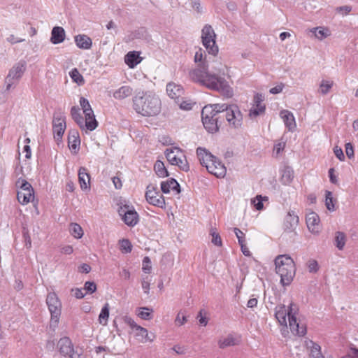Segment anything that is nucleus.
I'll return each mask as SVG.
<instances>
[{"label": "nucleus", "instance_id": "obj_57", "mask_svg": "<svg viewBox=\"0 0 358 358\" xmlns=\"http://www.w3.org/2000/svg\"><path fill=\"white\" fill-rule=\"evenodd\" d=\"M352 9V8L350 6H342L336 7L335 10L338 13H341L343 15H346L351 12Z\"/></svg>", "mask_w": 358, "mask_h": 358}, {"label": "nucleus", "instance_id": "obj_22", "mask_svg": "<svg viewBox=\"0 0 358 358\" xmlns=\"http://www.w3.org/2000/svg\"><path fill=\"white\" fill-rule=\"evenodd\" d=\"M80 144V139L78 131L76 130L69 131L68 136V145L74 154L78 153Z\"/></svg>", "mask_w": 358, "mask_h": 358}, {"label": "nucleus", "instance_id": "obj_47", "mask_svg": "<svg viewBox=\"0 0 358 358\" xmlns=\"http://www.w3.org/2000/svg\"><path fill=\"white\" fill-rule=\"evenodd\" d=\"M267 196H262V195H257L256 197L252 200V203L257 210H261L264 208L263 201H267Z\"/></svg>", "mask_w": 358, "mask_h": 358}, {"label": "nucleus", "instance_id": "obj_58", "mask_svg": "<svg viewBox=\"0 0 358 358\" xmlns=\"http://www.w3.org/2000/svg\"><path fill=\"white\" fill-rule=\"evenodd\" d=\"M123 320L126 324L129 325L131 329H135L136 331H137V327H140L135 322V321L131 317L129 316H124L123 317Z\"/></svg>", "mask_w": 358, "mask_h": 358}, {"label": "nucleus", "instance_id": "obj_56", "mask_svg": "<svg viewBox=\"0 0 358 358\" xmlns=\"http://www.w3.org/2000/svg\"><path fill=\"white\" fill-rule=\"evenodd\" d=\"M22 236L24 240L26 248H30L31 246V240L29 236V230L25 227H23L22 229Z\"/></svg>", "mask_w": 358, "mask_h": 358}, {"label": "nucleus", "instance_id": "obj_29", "mask_svg": "<svg viewBox=\"0 0 358 358\" xmlns=\"http://www.w3.org/2000/svg\"><path fill=\"white\" fill-rule=\"evenodd\" d=\"M34 198V190L19 191L17 194V199L22 205H25Z\"/></svg>", "mask_w": 358, "mask_h": 358}, {"label": "nucleus", "instance_id": "obj_27", "mask_svg": "<svg viewBox=\"0 0 358 358\" xmlns=\"http://www.w3.org/2000/svg\"><path fill=\"white\" fill-rule=\"evenodd\" d=\"M78 180L82 189H90L87 183H90V176L85 167H80L78 170Z\"/></svg>", "mask_w": 358, "mask_h": 358}, {"label": "nucleus", "instance_id": "obj_24", "mask_svg": "<svg viewBox=\"0 0 358 358\" xmlns=\"http://www.w3.org/2000/svg\"><path fill=\"white\" fill-rule=\"evenodd\" d=\"M65 31L62 27H55L52 29L50 41L52 44H59L65 39Z\"/></svg>", "mask_w": 358, "mask_h": 358}, {"label": "nucleus", "instance_id": "obj_42", "mask_svg": "<svg viewBox=\"0 0 358 358\" xmlns=\"http://www.w3.org/2000/svg\"><path fill=\"white\" fill-rule=\"evenodd\" d=\"M69 231L72 236L76 238H80L83 236V231L82 227L77 223H71Z\"/></svg>", "mask_w": 358, "mask_h": 358}, {"label": "nucleus", "instance_id": "obj_10", "mask_svg": "<svg viewBox=\"0 0 358 358\" xmlns=\"http://www.w3.org/2000/svg\"><path fill=\"white\" fill-rule=\"evenodd\" d=\"M146 201L151 205L163 208L165 206V199L158 189L152 185L147 186L145 192Z\"/></svg>", "mask_w": 358, "mask_h": 358}, {"label": "nucleus", "instance_id": "obj_16", "mask_svg": "<svg viewBox=\"0 0 358 358\" xmlns=\"http://www.w3.org/2000/svg\"><path fill=\"white\" fill-rule=\"evenodd\" d=\"M166 92L170 98L176 101V103H179L180 99H182L185 91L181 85L171 82L166 85Z\"/></svg>", "mask_w": 358, "mask_h": 358}, {"label": "nucleus", "instance_id": "obj_18", "mask_svg": "<svg viewBox=\"0 0 358 358\" xmlns=\"http://www.w3.org/2000/svg\"><path fill=\"white\" fill-rule=\"evenodd\" d=\"M299 224V217L293 210H289L285 216L283 228L287 232H292Z\"/></svg>", "mask_w": 358, "mask_h": 358}, {"label": "nucleus", "instance_id": "obj_36", "mask_svg": "<svg viewBox=\"0 0 358 358\" xmlns=\"http://www.w3.org/2000/svg\"><path fill=\"white\" fill-rule=\"evenodd\" d=\"M154 170L156 174L160 178H165L169 176V173L166 169L164 164L160 160H157L155 162Z\"/></svg>", "mask_w": 358, "mask_h": 358}, {"label": "nucleus", "instance_id": "obj_38", "mask_svg": "<svg viewBox=\"0 0 358 358\" xmlns=\"http://www.w3.org/2000/svg\"><path fill=\"white\" fill-rule=\"evenodd\" d=\"M346 236L342 231H337L335 236V245L336 248L342 250L345 245Z\"/></svg>", "mask_w": 358, "mask_h": 358}, {"label": "nucleus", "instance_id": "obj_11", "mask_svg": "<svg viewBox=\"0 0 358 358\" xmlns=\"http://www.w3.org/2000/svg\"><path fill=\"white\" fill-rule=\"evenodd\" d=\"M66 129L65 117L60 112H55L53 115L52 131L56 141H61Z\"/></svg>", "mask_w": 358, "mask_h": 358}, {"label": "nucleus", "instance_id": "obj_12", "mask_svg": "<svg viewBox=\"0 0 358 358\" xmlns=\"http://www.w3.org/2000/svg\"><path fill=\"white\" fill-rule=\"evenodd\" d=\"M26 70L24 63L19 62L15 65L10 71L6 78V90L8 91L13 85L22 76Z\"/></svg>", "mask_w": 358, "mask_h": 358}, {"label": "nucleus", "instance_id": "obj_53", "mask_svg": "<svg viewBox=\"0 0 358 358\" xmlns=\"http://www.w3.org/2000/svg\"><path fill=\"white\" fill-rule=\"evenodd\" d=\"M84 289L87 293L92 294L96 290V285L94 282L87 281L84 285Z\"/></svg>", "mask_w": 358, "mask_h": 358}, {"label": "nucleus", "instance_id": "obj_30", "mask_svg": "<svg viewBox=\"0 0 358 358\" xmlns=\"http://www.w3.org/2000/svg\"><path fill=\"white\" fill-rule=\"evenodd\" d=\"M282 117L284 120L286 127L289 131L293 130L296 127L295 119L293 114L288 110H283L281 112Z\"/></svg>", "mask_w": 358, "mask_h": 358}, {"label": "nucleus", "instance_id": "obj_31", "mask_svg": "<svg viewBox=\"0 0 358 358\" xmlns=\"http://www.w3.org/2000/svg\"><path fill=\"white\" fill-rule=\"evenodd\" d=\"M133 90L129 86H122L113 93V97L116 99H123L132 94Z\"/></svg>", "mask_w": 358, "mask_h": 358}, {"label": "nucleus", "instance_id": "obj_49", "mask_svg": "<svg viewBox=\"0 0 358 358\" xmlns=\"http://www.w3.org/2000/svg\"><path fill=\"white\" fill-rule=\"evenodd\" d=\"M210 234L212 236V241H211L212 243L215 245H217L219 247L222 246V239H221L220 234L216 231V229L212 228L210 229Z\"/></svg>", "mask_w": 358, "mask_h": 358}, {"label": "nucleus", "instance_id": "obj_40", "mask_svg": "<svg viewBox=\"0 0 358 358\" xmlns=\"http://www.w3.org/2000/svg\"><path fill=\"white\" fill-rule=\"evenodd\" d=\"M236 345H237V342L231 335H229L227 338L218 341L219 348L221 349H224L229 346H234Z\"/></svg>", "mask_w": 358, "mask_h": 358}, {"label": "nucleus", "instance_id": "obj_62", "mask_svg": "<svg viewBox=\"0 0 358 358\" xmlns=\"http://www.w3.org/2000/svg\"><path fill=\"white\" fill-rule=\"evenodd\" d=\"M78 271L80 273H88L91 271V266L87 264L83 263L79 266Z\"/></svg>", "mask_w": 358, "mask_h": 358}, {"label": "nucleus", "instance_id": "obj_1", "mask_svg": "<svg viewBox=\"0 0 358 358\" xmlns=\"http://www.w3.org/2000/svg\"><path fill=\"white\" fill-rule=\"evenodd\" d=\"M206 59L205 51L199 48L194 55V62H199L197 68L189 73L192 80L210 90L219 92L227 98L232 97L233 89L224 78L208 72V65Z\"/></svg>", "mask_w": 358, "mask_h": 358}, {"label": "nucleus", "instance_id": "obj_2", "mask_svg": "<svg viewBox=\"0 0 358 358\" xmlns=\"http://www.w3.org/2000/svg\"><path fill=\"white\" fill-rule=\"evenodd\" d=\"M134 110L144 117L157 115L162 109V101L159 97L152 92H141L133 97Z\"/></svg>", "mask_w": 358, "mask_h": 358}, {"label": "nucleus", "instance_id": "obj_48", "mask_svg": "<svg viewBox=\"0 0 358 358\" xmlns=\"http://www.w3.org/2000/svg\"><path fill=\"white\" fill-rule=\"evenodd\" d=\"M16 186L21 189V191H25V190H31L33 191L34 189L31 184L27 182L24 179L19 178L17 181L16 182Z\"/></svg>", "mask_w": 358, "mask_h": 358}, {"label": "nucleus", "instance_id": "obj_46", "mask_svg": "<svg viewBox=\"0 0 358 358\" xmlns=\"http://www.w3.org/2000/svg\"><path fill=\"white\" fill-rule=\"evenodd\" d=\"M333 85V81L322 80L320 85V92L323 95L328 94Z\"/></svg>", "mask_w": 358, "mask_h": 358}, {"label": "nucleus", "instance_id": "obj_35", "mask_svg": "<svg viewBox=\"0 0 358 358\" xmlns=\"http://www.w3.org/2000/svg\"><path fill=\"white\" fill-rule=\"evenodd\" d=\"M315 37L322 41L327 36H330V30L327 27H317L311 29Z\"/></svg>", "mask_w": 358, "mask_h": 358}, {"label": "nucleus", "instance_id": "obj_34", "mask_svg": "<svg viewBox=\"0 0 358 358\" xmlns=\"http://www.w3.org/2000/svg\"><path fill=\"white\" fill-rule=\"evenodd\" d=\"M71 115L81 129H84V119L80 113V108L78 106H73L71 109Z\"/></svg>", "mask_w": 358, "mask_h": 358}, {"label": "nucleus", "instance_id": "obj_44", "mask_svg": "<svg viewBox=\"0 0 358 358\" xmlns=\"http://www.w3.org/2000/svg\"><path fill=\"white\" fill-rule=\"evenodd\" d=\"M109 317V305L106 303L102 308L99 315V321L100 324H106Z\"/></svg>", "mask_w": 358, "mask_h": 358}, {"label": "nucleus", "instance_id": "obj_54", "mask_svg": "<svg viewBox=\"0 0 358 358\" xmlns=\"http://www.w3.org/2000/svg\"><path fill=\"white\" fill-rule=\"evenodd\" d=\"M151 261L148 257H145L143 259V267L142 270L145 273H150L151 272Z\"/></svg>", "mask_w": 358, "mask_h": 358}, {"label": "nucleus", "instance_id": "obj_3", "mask_svg": "<svg viewBox=\"0 0 358 358\" xmlns=\"http://www.w3.org/2000/svg\"><path fill=\"white\" fill-rule=\"evenodd\" d=\"M293 306L294 304L290 303L287 310L285 305L277 306L275 308V317L280 325L287 327L286 316L287 315L291 331L297 336H303L307 332L306 326L297 322L296 317L297 309H294Z\"/></svg>", "mask_w": 358, "mask_h": 358}, {"label": "nucleus", "instance_id": "obj_39", "mask_svg": "<svg viewBox=\"0 0 358 358\" xmlns=\"http://www.w3.org/2000/svg\"><path fill=\"white\" fill-rule=\"evenodd\" d=\"M153 310L148 307L139 308V312L137 315L145 320H150L153 317L152 315Z\"/></svg>", "mask_w": 358, "mask_h": 358}, {"label": "nucleus", "instance_id": "obj_43", "mask_svg": "<svg viewBox=\"0 0 358 358\" xmlns=\"http://www.w3.org/2000/svg\"><path fill=\"white\" fill-rule=\"evenodd\" d=\"M325 205L327 208L330 211L335 210V203L336 200L332 197V193L330 191H326L325 194Z\"/></svg>", "mask_w": 358, "mask_h": 358}, {"label": "nucleus", "instance_id": "obj_4", "mask_svg": "<svg viewBox=\"0 0 358 358\" xmlns=\"http://www.w3.org/2000/svg\"><path fill=\"white\" fill-rule=\"evenodd\" d=\"M275 271L280 276L281 284L289 285L296 273L294 260L287 255H280L275 259Z\"/></svg>", "mask_w": 358, "mask_h": 358}, {"label": "nucleus", "instance_id": "obj_51", "mask_svg": "<svg viewBox=\"0 0 358 358\" xmlns=\"http://www.w3.org/2000/svg\"><path fill=\"white\" fill-rule=\"evenodd\" d=\"M177 103L178 104L180 109L189 110L192 108V106L195 103L192 102L190 100H183L182 98H180L179 103Z\"/></svg>", "mask_w": 358, "mask_h": 358}, {"label": "nucleus", "instance_id": "obj_26", "mask_svg": "<svg viewBox=\"0 0 358 358\" xmlns=\"http://www.w3.org/2000/svg\"><path fill=\"white\" fill-rule=\"evenodd\" d=\"M141 60L140 53L136 51H130L124 57V62L129 68H134Z\"/></svg>", "mask_w": 358, "mask_h": 358}, {"label": "nucleus", "instance_id": "obj_64", "mask_svg": "<svg viewBox=\"0 0 358 358\" xmlns=\"http://www.w3.org/2000/svg\"><path fill=\"white\" fill-rule=\"evenodd\" d=\"M283 87V84L276 85L275 87L270 89L269 92L273 94H278L282 91Z\"/></svg>", "mask_w": 358, "mask_h": 358}, {"label": "nucleus", "instance_id": "obj_8", "mask_svg": "<svg viewBox=\"0 0 358 358\" xmlns=\"http://www.w3.org/2000/svg\"><path fill=\"white\" fill-rule=\"evenodd\" d=\"M118 213L129 227H134L139 221V215L132 206L125 204L120 206Z\"/></svg>", "mask_w": 358, "mask_h": 358}, {"label": "nucleus", "instance_id": "obj_14", "mask_svg": "<svg viewBox=\"0 0 358 358\" xmlns=\"http://www.w3.org/2000/svg\"><path fill=\"white\" fill-rule=\"evenodd\" d=\"M320 217L319 215L312 211L306 215V222L308 230L313 234H318L321 229L320 225Z\"/></svg>", "mask_w": 358, "mask_h": 358}, {"label": "nucleus", "instance_id": "obj_15", "mask_svg": "<svg viewBox=\"0 0 358 358\" xmlns=\"http://www.w3.org/2000/svg\"><path fill=\"white\" fill-rule=\"evenodd\" d=\"M207 171L217 178H224L227 173V169L222 162L217 157L210 165L206 166Z\"/></svg>", "mask_w": 358, "mask_h": 358}, {"label": "nucleus", "instance_id": "obj_19", "mask_svg": "<svg viewBox=\"0 0 358 358\" xmlns=\"http://www.w3.org/2000/svg\"><path fill=\"white\" fill-rule=\"evenodd\" d=\"M196 155L200 162V164L206 168V166L210 165L214 159L216 157L213 156L210 152H208L206 149L203 148H198L196 149Z\"/></svg>", "mask_w": 358, "mask_h": 358}, {"label": "nucleus", "instance_id": "obj_52", "mask_svg": "<svg viewBox=\"0 0 358 358\" xmlns=\"http://www.w3.org/2000/svg\"><path fill=\"white\" fill-rule=\"evenodd\" d=\"M185 159L182 160L181 158H178L177 162H178V164H175L176 166H178L180 170L185 171V172H187L189 171V164L185 158V156H183Z\"/></svg>", "mask_w": 358, "mask_h": 358}, {"label": "nucleus", "instance_id": "obj_6", "mask_svg": "<svg viewBox=\"0 0 358 358\" xmlns=\"http://www.w3.org/2000/svg\"><path fill=\"white\" fill-rule=\"evenodd\" d=\"M216 34L210 24H206L201 30V41L208 54L216 56L219 52L215 42Z\"/></svg>", "mask_w": 358, "mask_h": 358}, {"label": "nucleus", "instance_id": "obj_37", "mask_svg": "<svg viewBox=\"0 0 358 358\" xmlns=\"http://www.w3.org/2000/svg\"><path fill=\"white\" fill-rule=\"evenodd\" d=\"M85 115V124H84V128L86 127L87 129L90 131L94 130L98 126V122L95 118V115H91V114H87L86 112Z\"/></svg>", "mask_w": 358, "mask_h": 358}, {"label": "nucleus", "instance_id": "obj_59", "mask_svg": "<svg viewBox=\"0 0 358 358\" xmlns=\"http://www.w3.org/2000/svg\"><path fill=\"white\" fill-rule=\"evenodd\" d=\"M334 152L336 157L340 161H344L345 160V155L343 154V150L341 148H339L338 146L334 147Z\"/></svg>", "mask_w": 358, "mask_h": 358}, {"label": "nucleus", "instance_id": "obj_60", "mask_svg": "<svg viewBox=\"0 0 358 358\" xmlns=\"http://www.w3.org/2000/svg\"><path fill=\"white\" fill-rule=\"evenodd\" d=\"M345 152L348 158L351 159L354 157V148L351 143L345 144Z\"/></svg>", "mask_w": 358, "mask_h": 358}, {"label": "nucleus", "instance_id": "obj_21", "mask_svg": "<svg viewBox=\"0 0 358 358\" xmlns=\"http://www.w3.org/2000/svg\"><path fill=\"white\" fill-rule=\"evenodd\" d=\"M305 346L310 351V358H324L321 351V347L312 340L306 338L305 341Z\"/></svg>", "mask_w": 358, "mask_h": 358}, {"label": "nucleus", "instance_id": "obj_25", "mask_svg": "<svg viewBox=\"0 0 358 358\" xmlns=\"http://www.w3.org/2000/svg\"><path fill=\"white\" fill-rule=\"evenodd\" d=\"M74 38L76 45L80 49L88 50L92 45V39L87 35L78 34Z\"/></svg>", "mask_w": 358, "mask_h": 358}, {"label": "nucleus", "instance_id": "obj_7", "mask_svg": "<svg viewBox=\"0 0 358 358\" xmlns=\"http://www.w3.org/2000/svg\"><path fill=\"white\" fill-rule=\"evenodd\" d=\"M225 111V119L229 125L234 129L241 127L243 123V115L236 104H227V108Z\"/></svg>", "mask_w": 358, "mask_h": 358}, {"label": "nucleus", "instance_id": "obj_9", "mask_svg": "<svg viewBox=\"0 0 358 358\" xmlns=\"http://www.w3.org/2000/svg\"><path fill=\"white\" fill-rule=\"evenodd\" d=\"M210 106L206 105L201 110V118L203 127L211 134H215L219 131L220 127L214 118L213 109Z\"/></svg>", "mask_w": 358, "mask_h": 358}, {"label": "nucleus", "instance_id": "obj_23", "mask_svg": "<svg viewBox=\"0 0 358 358\" xmlns=\"http://www.w3.org/2000/svg\"><path fill=\"white\" fill-rule=\"evenodd\" d=\"M171 189L176 191L177 193L180 192V186L176 179L170 178L166 181L162 182L161 190L163 193L168 194Z\"/></svg>", "mask_w": 358, "mask_h": 358}, {"label": "nucleus", "instance_id": "obj_20", "mask_svg": "<svg viewBox=\"0 0 358 358\" xmlns=\"http://www.w3.org/2000/svg\"><path fill=\"white\" fill-rule=\"evenodd\" d=\"M264 101V96L262 94L257 93L254 96V102L255 104V108H252L250 110L249 115L250 117H257L259 115L264 113L266 110V106L264 104H262V102Z\"/></svg>", "mask_w": 358, "mask_h": 358}, {"label": "nucleus", "instance_id": "obj_5", "mask_svg": "<svg viewBox=\"0 0 358 358\" xmlns=\"http://www.w3.org/2000/svg\"><path fill=\"white\" fill-rule=\"evenodd\" d=\"M46 303L51 315L50 327H56L62 314V303L55 292H50L47 295Z\"/></svg>", "mask_w": 358, "mask_h": 358}, {"label": "nucleus", "instance_id": "obj_41", "mask_svg": "<svg viewBox=\"0 0 358 358\" xmlns=\"http://www.w3.org/2000/svg\"><path fill=\"white\" fill-rule=\"evenodd\" d=\"M69 76L73 82L77 83L78 85H83L85 83L83 76L80 73L76 68L73 69L69 72Z\"/></svg>", "mask_w": 358, "mask_h": 358}, {"label": "nucleus", "instance_id": "obj_33", "mask_svg": "<svg viewBox=\"0 0 358 358\" xmlns=\"http://www.w3.org/2000/svg\"><path fill=\"white\" fill-rule=\"evenodd\" d=\"M294 178V171L290 166H285L282 170L280 181L284 185H289Z\"/></svg>", "mask_w": 358, "mask_h": 358}, {"label": "nucleus", "instance_id": "obj_32", "mask_svg": "<svg viewBox=\"0 0 358 358\" xmlns=\"http://www.w3.org/2000/svg\"><path fill=\"white\" fill-rule=\"evenodd\" d=\"M181 152L182 150L178 148H167L165 152V156L166 159L171 165L178 164V159L179 158L175 152Z\"/></svg>", "mask_w": 358, "mask_h": 358}, {"label": "nucleus", "instance_id": "obj_61", "mask_svg": "<svg viewBox=\"0 0 358 358\" xmlns=\"http://www.w3.org/2000/svg\"><path fill=\"white\" fill-rule=\"evenodd\" d=\"M335 169L334 168H331L329 170V177L330 182L333 184H337L338 183V178L337 176L334 174Z\"/></svg>", "mask_w": 358, "mask_h": 358}, {"label": "nucleus", "instance_id": "obj_55", "mask_svg": "<svg viewBox=\"0 0 358 358\" xmlns=\"http://www.w3.org/2000/svg\"><path fill=\"white\" fill-rule=\"evenodd\" d=\"M233 231L238 238V242L239 245H242V243H245V235L242 231H241L237 227H234L233 229Z\"/></svg>", "mask_w": 358, "mask_h": 358}, {"label": "nucleus", "instance_id": "obj_28", "mask_svg": "<svg viewBox=\"0 0 358 358\" xmlns=\"http://www.w3.org/2000/svg\"><path fill=\"white\" fill-rule=\"evenodd\" d=\"M136 336L138 338V340L143 343L152 342L155 338L153 334H149L148 330L142 327H138L137 331H136Z\"/></svg>", "mask_w": 358, "mask_h": 358}, {"label": "nucleus", "instance_id": "obj_63", "mask_svg": "<svg viewBox=\"0 0 358 358\" xmlns=\"http://www.w3.org/2000/svg\"><path fill=\"white\" fill-rule=\"evenodd\" d=\"M80 106L82 107V109L83 110V111L85 110V109H88L89 108L91 107V106L89 103V101L87 99H85V97L80 98Z\"/></svg>", "mask_w": 358, "mask_h": 358}, {"label": "nucleus", "instance_id": "obj_17", "mask_svg": "<svg viewBox=\"0 0 358 358\" xmlns=\"http://www.w3.org/2000/svg\"><path fill=\"white\" fill-rule=\"evenodd\" d=\"M213 110V114L214 115V118L217 122L218 126L220 127L222 124L224 122L225 119V111L224 110L227 108V103H216V104H210Z\"/></svg>", "mask_w": 358, "mask_h": 358}, {"label": "nucleus", "instance_id": "obj_45", "mask_svg": "<svg viewBox=\"0 0 358 358\" xmlns=\"http://www.w3.org/2000/svg\"><path fill=\"white\" fill-rule=\"evenodd\" d=\"M120 249L122 253H129L132 250V245L129 239L119 241Z\"/></svg>", "mask_w": 358, "mask_h": 358}, {"label": "nucleus", "instance_id": "obj_13", "mask_svg": "<svg viewBox=\"0 0 358 358\" xmlns=\"http://www.w3.org/2000/svg\"><path fill=\"white\" fill-rule=\"evenodd\" d=\"M57 348L63 356H69L70 358H79L80 355L74 352L73 345L69 337H63L57 343Z\"/></svg>", "mask_w": 358, "mask_h": 358}, {"label": "nucleus", "instance_id": "obj_50", "mask_svg": "<svg viewBox=\"0 0 358 358\" xmlns=\"http://www.w3.org/2000/svg\"><path fill=\"white\" fill-rule=\"evenodd\" d=\"M308 271L312 273H315L319 271V264L315 259H310L306 263Z\"/></svg>", "mask_w": 358, "mask_h": 358}]
</instances>
